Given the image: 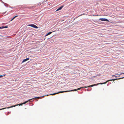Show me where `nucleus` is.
I'll return each instance as SVG.
<instances>
[{"mask_svg":"<svg viewBox=\"0 0 124 124\" xmlns=\"http://www.w3.org/2000/svg\"><path fill=\"white\" fill-rule=\"evenodd\" d=\"M84 88L83 87H80V88H78L77 89H74L73 90H69V91H60L58 92V93H63L64 92H72V91H76L78 90H80V89L82 88Z\"/></svg>","mask_w":124,"mask_h":124,"instance_id":"obj_1","label":"nucleus"},{"mask_svg":"<svg viewBox=\"0 0 124 124\" xmlns=\"http://www.w3.org/2000/svg\"><path fill=\"white\" fill-rule=\"evenodd\" d=\"M117 79H111V80H107V81H106V82H104L103 83H99V84H106L107 82H108V81H112V80H117Z\"/></svg>","mask_w":124,"mask_h":124,"instance_id":"obj_2","label":"nucleus"},{"mask_svg":"<svg viewBox=\"0 0 124 124\" xmlns=\"http://www.w3.org/2000/svg\"><path fill=\"white\" fill-rule=\"evenodd\" d=\"M28 26H31V27H32L34 28H36V29L38 28V27L37 26H36L34 24H30Z\"/></svg>","mask_w":124,"mask_h":124,"instance_id":"obj_3","label":"nucleus"},{"mask_svg":"<svg viewBox=\"0 0 124 124\" xmlns=\"http://www.w3.org/2000/svg\"><path fill=\"white\" fill-rule=\"evenodd\" d=\"M58 93H58H53V94H49V95L47 94L46 95H45V96H42L41 97H44L45 96H48V95H55L56 94H58L59 93Z\"/></svg>","mask_w":124,"mask_h":124,"instance_id":"obj_4","label":"nucleus"},{"mask_svg":"<svg viewBox=\"0 0 124 124\" xmlns=\"http://www.w3.org/2000/svg\"><path fill=\"white\" fill-rule=\"evenodd\" d=\"M99 84L98 83L97 84H94L93 85H89L88 86H84V87H84V88H87L88 87H93L94 86H95L96 85H97Z\"/></svg>","mask_w":124,"mask_h":124,"instance_id":"obj_5","label":"nucleus"},{"mask_svg":"<svg viewBox=\"0 0 124 124\" xmlns=\"http://www.w3.org/2000/svg\"><path fill=\"white\" fill-rule=\"evenodd\" d=\"M99 20L101 21H106L109 22V20L107 19L106 18H100L99 19Z\"/></svg>","mask_w":124,"mask_h":124,"instance_id":"obj_6","label":"nucleus"},{"mask_svg":"<svg viewBox=\"0 0 124 124\" xmlns=\"http://www.w3.org/2000/svg\"><path fill=\"white\" fill-rule=\"evenodd\" d=\"M32 100V99H29L28 101L25 102H24L22 103V104H21L20 105H21L22 104H26V103H27V102H28L29 101H30L31 100Z\"/></svg>","mask_w":124,"mask_h":124,"instance_id":"obj_7","label":"nucleus"},{"mask_svg":"<svg viewBox=\"0 0 124 124\" xmlns=\"http://www.w3.org/2000/svg\"><path fill=\"white\" fill-rule=\"evenodd\" d=\"M29 59V58H27L26 59H24L23 60L22 62H25V61H26L27 60H28Z\"/></svg>","mask_w":124,"mask_h":124,"instance_id":"obj_8","label":"nucleus"},{"mask_svg":"<svg viewBox=\"0 0 124 124\" xmlns=\"http://www.w3.org/2000/svg\"><path fill=\"white\" fill-rule=\"evenodd\" d=\"M63 7V6H62L60 7L59 8H58L56 11H57L60 10L62 9Z\"/></svg>","mask_w":124,"mask_h":124,"instance_id":"obj_9","label":"nucleus"},{"mask_svg":"<svg viewBox=\"0 0 124 124\" xmlns=\"http://www.w3.org/2000/svg\"><path fill=\"white\" fill-rule=\"evenodd\" d=\"M8 27L7 26H2L1 27H0V29H1L4 28H7Z\"/></svg>","mask_w":124,"mask_h":124,"instance_id":"obj_10","label":"nucleus"},{"mask_svg":"<svg viewBox=\"0 0 124 124\" xmlns=\"http://www.w3.org/2000/svg\"><path fill=\"white\" fill-rule=\"evenodd\" d=\"M18 16H16L13 17L10 20V22L12 21L16 17H17Z\"/></svg>","mask_w":124,"mask_h":124,"instance_id":"obj_11","label":"nucleus"},{"mask_svg":"<svg viewBox=\"0 0 124 124\" xmlns=\"http://www.w3.org/2000/svg\"><path fill=\"white\" fill-rule=\"evenodd\" d=\"M52 32H48V33L46 35V36H47V35H50V34H51L52 33Z\"/></svg>","mask_w":124,"mask_h":124,"instance_id":"obj_12","label":"nucleus"},{"mask_svg":"<svg viewBox=\"0 0 124 124\" xmlns=\"http://www.w3.org/2000/svg\"><path fill=\"white\" fill-rule=\"evenodd\" d=\"M17 105H15L14 106H11V107H8V108H11L13 107H15Z\"/></svg>","mask_w":124,"mask_h":124,"instance_id":"obj_13","label":"nucleus"},{"mask_svg":"<svg viewBox=\"0 0 124 124\" xmlns=\"http://www.w3.org/2000/svg\"><path fill=\"white\" fill-rule=\"evenodd\" d=\"M43 3V2H39V3L38 4V5L39 6H40V5L41 4H42Z\"/></svg>","mask_w":124,"mask_h":124,"instance_id":"obj_14","label":"nucleus"},{"mask_svg":"<svg viewBox=\"0 0 124 124\" xmlns=\"http://www.w3.org/2000/svg\"><path fill=\"white\" fill-rule=\"evenodd\" d=\"M39 98H40V97H35V98H34L32 99H39Z\"/></svg>","mask_w":124,"mask_h":124,"instance_id":"obj_15","label":"nucleus"},{"mask_svg":"<svg viewBox=\"0 0 124 124\" xmlns=\"http://www.w3.org/2000/svg\"><path fill=\"white\" fill-rule=\"evenodd\" d=\"M119 76H115V77L116 78H117L119 77Z\"/></svg>","mask_w":124,"mask_h":124,"instance_id":"obj_16","label":"nucleus"},{"mask_svg":"<svg viewBox=\"0 0 124 124\" xmlns=\"http://www.w3.org/2000/svg\"><path fill=\"white\" fill-rule=\"evenodd\" d=\"M5 108H2L0 109V110H2V109H5Z\"/></svg>","mask_w":124,"mask_h":124,"instance_id":"obj_17","label":"nucleus"},{"mask_svg":"<svg viewBox=\"0 0 124 124\" xmlns=\"http://www.w3.org/2000/svg\"><path fill=\"white\" fill-rule=\"evenodd\" d=\"M124 74V73H123V72H122V73H121V74Z\"/></svg>","mask_w":124,"mask_h":124,"instance_id":"obj_18","label":"nucleus"},{"mask_svg":"<svg viewBox=\"0 0 124 124\" xmlns=\"http://www.w3.org/2000/svg\"><path fill=\"white\" fill-rule=\"evenodd\" d=\"M3 76L2 75H0V78L2 77Z\"/></svg>","mask_w":124,"mask_h":124,"instance_id":"obj_19","label":"nucleus"},{"mask_svg":"<svg viewBox=\"0 0 124 124\" xmlns=\"http://www.w3.org/2000/svg\"><path fill=\"white\" fill-rule=\"evenodd\" d=\"M124 78V77H123V78H119L118 79H120L121 78Z\"/></svg>","mask_w":124,"mask_h":124,"instance_id":"obj_20","label":"nucleus"},{"mask_svg":"<svg viewBox=\"0 0 124 124\" xmlns=\"http://www.w3.org/2000/svg\"><path fill=\"white\" fill-rule=\"evenodd\" d=\"M84 15V14H81V15L79 16H82V15Z\"/></svg>","mask_w":124,"mask_h":124,"instance_id":"obj_21","label":"nucleus"},{"mask_svg":"<svg viewBox=\"0 0 124 124\" xmlns=\"http://www.w3.org/2000/svg\"><path fill=\"white\" fill-rule=\"evenodd\" d=\"M115 76V75H113L112 76L113 77Z\"/></svg>","mask_w":124,"mask_h":124,"instance_id":"obj_22","label":"nucleus"},{"mask_svg":"<svg viewBox=\"0 0 124 124\" xmlns=\"http://www.w3.org/2000/svg\"><path fill=\"white\" fill-rule=\"evenodd\" d=\"M87 91H88V89H87Z\"/></svg>","mask_w":124,"mask_h":124,"instance_id":"obj_23","label":"nucleus"},{"mask_svg":"<svg viewBox=\"0 0 124 124\" xmlns=\"http://www.w3.org/2000/svg\"><path fill=\"white\" fill-rule=\"evenodd\" d=\"M123 41H124V40H123Z\"/></svg>","mask_w":124,"mask_h":124,"instance_id":"obj_24","label":"nucleus"}]
</instances>
